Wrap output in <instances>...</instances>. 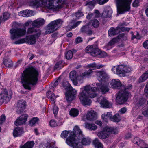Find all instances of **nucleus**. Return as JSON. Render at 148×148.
<instances>
[{
    "instance_id": "nucleus-21",
    "label": "nucleus",
    "mask_w": 148,
    "mask_h": 148,
    "mask_svg": "<svg viewBox=\"0 0 148 148\" xmlns=\"http://www.w3.org/2000/svg\"><path fill=\"white\" fill-rule=\"evenodd\" d=\"M97 117L96 113L93 111H91L88 112L86 115V118L87 119L90 121H93L96 119Z\"/></svg>"
},
{
    "instance_id": "nucleus-14",
    "label": "nucleus",
    "mask_w": 148,
    "mask_h": 148,
    "mask_svg": "<svg viewBox=\"0 0 148 148\" xmlns=\"http://www.w3.org/2000/svg\"><path fill=\"white\" fill-rule=\"evenodd\" d=\"M123 68V65H119L113 66L112 69V70L114 73L117 74H121V76L124 77L125 75L124 74Z\"/></svg>"
},
{
    "instance_id": "nucleus-37",
    "label": "nucleus",
    "mask_w": 148,
    "mask_h": 148,
    "mask_svg": "<svg viewBox=\"0 0 148 148\" xmlns=\"http://www.w3.org/2000/svg\"><path fill=\"white\" fill-rule=\"evenodd\" d=\"M92 72V71L91 70L89 69L88 71H86L84 73H82L80 75V76L82 77H88Z\"/></svg>"
},
{
    "instance_id": "nucleus-56",
    "label": "nucleus",
    "mask_w": 148,
    "mask_h": 148,
    "mask_svg": "<svg viewBox=\"0 0 148 148\" xmlns=\"http://www.w3.org/2000/svg\"><path fill=\"white\" fill-rule=\"evenodd\" d=\"M6 116L4 115H1L0 117V124H2L6 119Z\"/></svg>"
},
{
    "instance_id": "nucleus-63",
    "label": "nucleus",
    "mask_w": 148,
    "mask_h": 148,
    "mask_svg": "<svg viewBox=\"0 0 148 148\" xmlns=\"http://www.w3.org/2000/svg\"><path fill=\"white\" fill-rule=\"evenodd\" d=\"M139 3V0H135L132 4V6L134 7H136L138 6Z\"/></svg>"
},
{
    "instance_id": "nucleus-54",
    "label": "nucleus",
    "mask_w": 148,
    "mask_h": 148,
    "mask_svg": "<svg viewBox=\"0 0 148 148\" xmlns=\"http://www.w3.org/2000/svg\"><path fill=\"white\" fill-rule=\"evenodd\" d=\"M50 125L52 127H53L57 126V123L56 121L54 120H51L49 123Z\"/></svg>"
},
{
    "instance_id": "nucleus-31",
    "label": "nucleus",
    "mask_w": 148,
    "mask_h": 148,
    "mask_svg": "<svg viewBox=\"0 0 148 148\" xmlns=\"http://www.w3.org/2000/svg\"><path fill=\"white\" fill-rule=\"evenodd\" d=\"M47 96L48 98H50L52 101H53L54 103L55 101H54L56 99V97L55 96L54 93L51 91H49L47 92Z\"/></svg>"
},
{
    "instance_id": "nucleus-55",
    "label": "nucleus",
    "mask_w": 148,
    "mask_h": 148,
    "mask_svg": "<svg viewBox=\"0 0 148 148\" xmlns=\"http://www.w3.org/2000/svg\"><path fill=\"white\" fill-rule=\"evenodd\" d=\"M75 15L77 19L83 16L84 15V14L82 12H78L75 14Z\"/></svg>"
},
{
    "instance_id": "nucleus-42",
    "label": "nucleus",
    "mask_w": 148,
    "mask_h": 148,
    "mask_svg": "<svg viewBox=\"0 0 148 148\" xmlns=\"http://www.w3.org/2000/svg\"><path fill=\"white\" fill-rule=\"evenodd\" d=\"M62 62L61 61H60L57 62L54 67L55 69H60L63 67L62 64Z\"/></svg>"
},
{
    "instance_id": "nucleus-45",
    "label": "nucleus",
    "mask_w": 148,
    "mask_h": 148,
    "mask_svg": "<svg viewBox=\"0 0 148 148\" xmlns=\"http://www.w3.org/2000/svg\"><path fill=\"white\" fill-rule=\"evenodd\" d=\"M123 69L125 75L126 73H129L131 71V69L130 67L126 66L123 65Z\"/></svg>"
},
{
    "instance_id": "nucleus-51",
    "label": "nucleus",
    "mask_w": 148,
    "mask_h": 148,
    "mask_svg": "<svg viewBox=\"0 0 148 148\" xmlns=\"http://www.w3.org/2000/svg\"><path fill=\"white\" fill-rule=\"evenodd\" d=\"M69 133V131L65 130L62 131L61 134V136L63 138H66Z\"/></svg>"
},
{
    "instance_id": "nucleus-9",
    "label": "nucleus",
    "mask_w": 148,
    "mask_h": 148,
    "mask_svg": "<svg viewBox=\"0 0 148 148\" xmlns=\"http://www.w3.org/2000/svg\"><path fill=\"white\" fill-rule=\"evenodd\" d=\"M129 92H125L121 90L117 95L116 101L119 104H122L126 102L128 98Z\"/></svg>"
},
{
    "instance_id": "nucleus-18",
    "label": "nucleus",
    "mask_w": 148,
    "mask_h": 148,
    "mask_svg": "<svg viewBox=\"0 0 148 148\" xmlns=\"http://www.w3.org/2000/svg\"><path fill=\"white\" fill-rule=\"evenodd\" d=\"M110 85L112 88L119 89L121 88V89L122 86L120 81L117 79H112L111 81Z\"/></svg>"
},
{
    "instance_id": "nucleus-1",
    "label": "nucleus",
    "mask_w": 148,
    "mask_h": 148,
    "mask_svg": "<svg viewBox=\"0 0 148 148\" xmlns=\"http://www.w3.org/2000/svg\"><path fill=\"white\" fill-rule=\"evenodd\" d=\"M68 145L73 148H83L82 144L86 145L91 143V139L88 138H84L82 132L79 127L76 126L74 127L73 132L66 139Z\"/></svg>"
},
{
    "instance_id": "nucleus-3",
    "label": "nucleus",
    "mask_w": 148,
    "mask_h": 148,
    "mask_svg": "<svg viewBox=\"0 0 148 148\" xmlns=\"http://www.w3.org/2000/svg\"><path fill=\"white\" fill-rule=\"evenodd\" d=\"M97 87H92L90 85L84 87V90L79 94V98L81 103L83 105H90L91 101L89 97L93 98L98 95Z\"/></svg>"
},
{
    "instance_id": "nucleus-28",
    "label": "nucleus",
    "mask_w": 148,
    "mask_h": 148,
    "mask_svg": "<svg viewBox=\"0 0 148 148\" xmlns=\"http://www.w3.org/2000/svg\"><path fill=\"white\" fill-rule=\"evenodd\" d=\"M34 144L33 141H28L23 146H20V148H32Z\"/></svg>"
},
{
    "instance_id": "nucleus-46",
    "label": "nucleus",
    "mask_w": 148,
    "mask_h": 148,
    "mask_svg": "<svg viewBox=\"0 0 148 148\" xmlns=\"http://www.w3.org/2000/svg\"><path fill=\"white\" fill-rule=\"evenodd\" d=\"M65 57L67 59H71L73 56V54L72 52L71 51H69L65 54Z\"/></svg>"
},
{
    "instance_id": "nucleus-15",
    "label": "nucleus",
    "mask_w": 148,
    "mask_h": 148,
    "mask_svg": "<svg viewBox=\"0 0 148 148\" xmlns=\"http://www.w3.org/2000/svg\"><path fill=\"white\" fill-rule=\"evenodd\" d=\"M28 115L25 114L21 115L17 119L14 123V124L16 126L21 125L25 123L27 119Z\"/></svg>"
},
{
    "instance_id": "nucleus-11",
    "label": "nucleus",
    "mask_w": 148,
    "mask_h": 148,
    "mask_svg": "<svg viewBox=\"0 0 148 148\" xmlns=\"http://www.w3.org/2000/svg\"><path fill=\"white\" fill-rule=\"evenodd\" d=\"M12 93L11 91L8 92V94L7 91L6 89L1 92L0 94V104H2L4 102L7 103L9 101L11 98Z\"/></svg>"
},
{
    "instance_id": "nucleus-32",
    "label": "nucleus",
    "mask_w": 148,
    "mask_h": 148,
    "mask_svg": "<svg viewBox=\"0 0 148 148\" xmlns=\"http://www.w3.org/2000/svg\"><path fill=\"white\" fill-rule=\"evenodd\" d=\"M3 63L4 65L8 68L11 67L13 65L12 61L9 59H5L3 61Z\"/></svg>"
},
{
    "instance_id": "nucleus-29",
    "label": "nucleus",
    "mask_w": 148,
    "mask_h": 148,
    "mask_svg": "<svg viewBox=\"0 0 148 148\" xmlns=\"http://www.w3.org/2000/svg\"><path fill=\"white\" fill-rule=\"evenodd\" d=\"M148 78V70L145 71L140 77L138 79V82L141 83L145 81Z\"/></svg>"
},
{
    "instance_id": "nucleus-12",
    "label": "nucleus",
    "mask_w": 148,
    "mask_h": 148,
    "mask_svg": "<svg viewBox=\"0 0 148 148\" xmlns=\"http://www.w3.org/2000/svg\"><path fill=\"white\" fill-rule=\"evenodd\" d=\"M98 93L101 92L103 94H105L109 90L108 86L106 84H103L101 83H96Z\"/></svg>"
},
{
    "instance_id": "nucleus-36",
    "label": "nucleus",
    "mask_w": 148,
    "mask_h": 148,
    "mask_svg": "<svg viewBox=\"0 0 148 148\" xmlns=\"http://www.w3.org/2000/svg\"><path fill=\"white\" fill-rule=\"evenodd\" d=\"M146 100L143 98L138 99L136 102V104L138 106H140L143 105L146 102Z\"/></svg>"
},
{
    "instance_id": "nucleus-30",
    "label": "nucleus",
    "mask_w": 148,
    "mask_h": 148,
    "mask_svg": "<svg viewBox=\"0 0 148 148\" xmlns=\"http://www.w3.org/2000/svg\"><path fill=\"white\" fill-rule=\"evenodd\" d=\"M63 86L65 90L68 91L72 90L74 89H73L69 82H65L63 83Z\"/></svg>"
},
{
    "instance_id": "nucleus-40",
    "label": "nucleus",
    "mask_w": 148,
    "mask_h": 148,
    "mask_svg": "<svg viewBox=\"0 0 148 148\" xmlns=\"http://www.w3.org/2000/svg\"><path fill=\"white\" fill-rule=\"evenodd\" d=\"M92 25L95 28H97L99 25V22L97 19H94L91 21Z\"/></svg>"
},
{
    "instance_id": "nucleus-57",
    "label": "nucleus",
    "mask_w": 148,
    "mask_h": 148,
    "mask_svg": "<svg viewBox=\"0 0 148 148\" xmlns=\"http://www.w3.org/2000/svg\"><path fill=\"white\" fill-rule=\"evenodd\" d=\"M144 92L146 96L148 97V81L144 89Z\"/></svg>"
},
{
    "instance_id": "nucleus-5",
    "label": "nucleus",
    "mask_w": 148,
    "mask_h": 148,
    "mask_svg": "<svg viewBox=\"0 0 148 148\" xmlns=\"http://www.w3.org/2000/svg\"><path fill=\"white\" fill-rule=\"evenodd\" d=\"M85 52L93 57L99 56L100 58H103L106 56L107 53L103 51H101L98 48L97 45H88L85 49Z\"/></svg>"
},
{
    "instance_id": "nucleus-44",
    "label": "nucleus",
    "mask_w": 148,
    "mask_h": 148,
    "mask_svg": "<svg viewBox=\"0 0 148 148\" xmlns=\"http://www.w3.org/2000/svg\"><path fill=\"white\" fill-rule=\"evenodd\" d=\"M133 142L134 143L138 145H139L140 144L143 143V140H140L139 138L138 137L134 138L133 140Z\"/></svg>"
},
{
    "instance_id": "nucleus-2",
    "label": "nucleus",
    "mask_w": 148,
    "mask_h": 148,
    "mask_svg": "<svg viewBox=\"0 0 148 148\" xmlns=\"http://www.w3.org/2000/svg\"><path fill=\"white\" fill-rule=\"evenodd\" d=\"M40 78L39 73L35 68L29 67L24 70L21 75V82L26 89L30 90V85H36Z\"/></svg>"
},
{
    "instance_id": "nucleus-24",
    "label": "nucleus",
    "mask_w": 148,
    "mask_h": 148,
    "mask_svg": "<svg viewBox=\"0 0 148 148\" xmlns=\"http://www.w3.org/2000/svg\"><path fill=\"white\" fill-rule=\"evenodd\" d=\"M19 15L21 16L29 17L33 15V14L32 10H26L20 12L19 13Z\"/></svg>"
},
{
    "instance_id": "nucleus-7",
    "label": "nucleus",
    "mask_w": 148,
    "mask_h": 148,
    "mask_svg": "<svg viewBox=\"0 0 148 148\" xmlns=\"http://www.w3.org/2000/svg\"><path fill=\"white\" fill-rule=\"evenodd\" d=\"M26 32L25 29L12 28L10 31V39L12 40H16L24 35Z\"/></svg>"
},
{
    "instance_id": "nucleus-48",
    "label": "nucleus",
    "mask_w": 148,
    "mask_h": 148,
    "mask_svg": "<svg viewBox=\"0 0 148 148\" xmlns=\"http://www.w3.org/2000/svg\"><path fill=\"white\" fill-rule=\"evenodd\" d=\"M25 101L20 100L18 102L17 106L25 108Z\"/></svg>"
},
{
    "instance_id": "nucleus-10",
    "label": "nucleus",
    "mask_w": 148,
    "mask_h": 148,
    "mask_svg": "<svg viewBox=\"0 0 148 148\" xmlns=\"http://www.w3.org/2000/svg\"><path fill=\"white\" fill-rule=\"evenodd\" d=\"M36 42V38L34 35L26 36L25 38L19 39L16 41L14 43L18 44L27 42V43L32 45L35 44Z\"/></svg>"
},
{
    "instance_id": "nucleus-60",
    "label": "nucleus",
    "mask_w": 148,
    "mask_h": 148,
    "mask_svg": "<svg viewBox=\"0 0 148 148\" xmlns=\"http://www.w3.org/2000/svg\"><path fill=\"white\" fill-rule=\"evenodd\" d=\"M58 107L56 106H54L53 108V112L54 114L56 115L58 112Z\"/></svg>"
},
{
    "instance_id": "nucleus-27",
    "label": "nucleus",
    "mask_w": 148,
    "mask_h": 148,
    "mask_svg": "<svg viewBox=\"0 0 148 148\" xmlns=\"http://www.w3.org/2000/svg\"><path fill=\"white\" fill-rule=\"evenodd\" d=\"M93 144L95 148H103V145L97 138H95L93 141Z\"/></svg>"
},
{
    "instance_id": "nucleus-8",
    "label": "nucleus",
    "mask_w": 148,
    "mask_h": 148,
    "mask_svg": "<svg viewBox=\"0 0 148 148\" xmlns=\"http://www.w3.org/2000/svg\"><path fill=\"white\" fill-rule=\"evenodd\" d=\"M63 22L62 19H58L50 23L48 25L47 33H52L56 30L62 25Z\"/></svg>"
},
{
    "instance_id": "nucleus-52",
    "label": "nucleus",
    "mask_w": 148,
    "mask_h": 148,
    "mask_svg": "<svg viewBox=\"0 0 148 148\" xmlns=\"http://www.w3.org/2000/svg\"><path fill=\"white\" fill-rule=\"evenodd\" d=\"M34 27L29 28L27 30V33L28 34H31L33 32H37V30L34 28Z\"/></svg>"
},
{
    "instance_id": "nucleus-23",
    "label": "nucleus",
    "mask_w": 148,
    "mask_h": 148,
    "mask_svg": "<svg viewBox=\"0 0 148 148\" xmlns=\"http://www.w3.org/2000/svg\"><path fill=\"white\" fill-rule=\"evenodd\" d=\"M23 128L19 127H17L14 129L13 133L14 137L20 136L23 133Z\"/></svg>"
},
{
    "instance_id": "nucleus-49",
    "label": "nucleus",
    "mask_w": 148,
    "mask_h": 148,
    "mask_svg": "<svg viewBox=\"0 0 148 148\" xmlns=\"http://www.w3.org/2000/svg\"><path fill=\"white\" fill-rule=\"evenodd\" d=\"M108 117L110 118H110H112L111 112H107V114H103L101 116V117L103 119H104V118L106 119V117Z\"/></svg>"
},
{
    "instance_id": "nucleus-50",
    "label": "nucleus",
    "mask_w": 148,
    "mask_h": 148,
    "mask_svg": "<svg viewBox=\"0 0 148 148\" xmlns=\"http://www.w3.org/2000/svg\"><path fill=\"white\" fill-rule=\"evenodd\" d=\"M118 39H122L123 40H126L127 38V35L124 33L120 34L118 36Z\"/></svg>"
},
{
    "instance_id": "nucleus-53",
    "label": "nucleus",
    "mask_w": 148,
    "mask_h": 148,
    "mask_svg": "<svg viewBox=\"0 0 148 148\" xmlns=\"http://www.w3.org/2000/svg\"><path fill=\"white\" fill-rule=\"evenodd\" d=\"M10 14L7 12H5L3 14V19L4 21H5L8 19L10 16Z\"/></svg>"
},
{
    "instance_id": "nucleus-6",
    "label": "nucleus",
    "mask_w": 148,
    "mask_h": 148,
    "mask_svg": "<svg viewBox=\"0 0 148 148\" xmlns=\"http://www.w3.org/2000/svg\"><path fill=\"white\" fill-rule=\"evenodd\" d=\"M118 132V130L116 128L106 127L102 131L99 132L97 135L99 138L104 139L108 137L109 134H116Z\"/></svg>"
},
{
    "instance_id": "nucleus-59",
    "label": "nucleus",
    "mask_w": 148,
    "mask_h": 148,
    "mask_svg": "<svg viewBox=\"0 0 148 148\" xmlns=\"http://www.w3.org/2000/svg\"><path fill=\"white\" fill-rule=\"evenodd\" d=\"M82 41V39L80 37H78L75 39V42L76 44L80 43Z\"/></svg>"
},
{
    "instance_id": "nucleus-35",
    "label": "nucleus",
    "mask_w": 148,
    "mask_h": 148,
    "mask_svg": "<svg viewBox=\"0 0 148 148\" xmlns=\"http://www.w3.org/2000/svg\"><path fill=\"white\" fill-rule=\"evenodd\" d=\"M70 114L71 116L76 117L78 114V111L75 109L72 108L70 111Z\"/></svg>"
},
{
    "instance_id": "nucleus-20",
    "label": "nucleus",
    "mask_w": 148,
    "mask_h": 148,
    "mask_svg": "<svg viewBox=\"0 0 148 148\" xmlns=\"http://www.w3.org/2000/svg\"><path fill=\"white\" fill-rule=\"evenodd\" d=\"M98 73L99 74L98 79L100 82H104L106 79H108V77L107 74L105 71H99Z\"/></svg>"
},
{
    "instance_id": "nucleus-64",
    "label": "nucleus",
    "mask_w": 148,
    "mask_h": 148,
    "mask_svg": "<svg viewBox=\"0 0 148 148\" xmlns=\"http://www.w3.org/2000/svg\"><path fill=\"white\" fill-rule=\"evenodd\" d=\"M109 0H97V3L100 4H103L106 3Z\"/></svg>"
},
{
    "instance_id": "nucleus-25",
    "label": "nucleus",
    "mask_w": 148,
    "mask_h": 148,
    "mask_svg": "<svg viewBox=\"0 0 148 148\" xmlns=\"http://www.w3.org/2000/svg\"><path fill=\"white\" fill-rule=\"evenodd\" d=\"M85 127L86 128H88L90 130H95L97 128V126L95 124H90L88 122H85Z\"/></svg>"
},
{
    "instance_id": "nucleus-26",
    "label": "nucleus",
    "mask_w": 148,
    "mask_h": 148,
    "mask_svg": "<svg viewBox=\"0 0 148 148\" xmlns=\"http://www.w3.org/2000/svg\"><path fill=\"white\" fill-rule=\"evenodd\" d=\"M88 66L90 68L89 69L91 70L92 71L93 70L102 68L103 67V65L101 64L100 65H97L95 63H93L91 64H89Z\"/></svg>"
},
{
    "instance_id": "nucleus-62",
    "label": "nucleus",
    "mask_w": 148,
    "mask_h": 148,
    "mask_svg": "<svg viewBox=\"0 0 148 148\" xmlns=\"http://www.w3.org/2000/svg\"><path fill=\"white\" fill-rule=\"evenodd\" d=\"M127 109L125 107H123L121 108L118 112V113L122 114L125 113Z\"/></svg>"
},
{
    "instance_id": "nucleus-16",
    "label": "nucleus",
    "mask_w": 148,
    "mask_h": 148,
    "mask_svg": "<svg viewBox=\"0 0 148 148\" xmlns=\"http://www.w3.org/2000/svg\"><path fill=\"white\" fill-rule=\"evenodd\" d=\"M77 93V91L75 90H72L68 91L67 92H66L65 95L66 99L68 101H71L74 98L75 95Z\"/></svg>"
},
{
    "instance_id": "nucleus-19",
    "label": "nucleus",
    "mask_w": 148,
    "mask_h": 148,
    "mask_svg": "<svg viewBox=\"0 0 148 148\" xmlns=\"http://www.w3.org/2000/svg\"><path fill=\"white\" fill-rule=\"evenodd\" d=\"M69 77L73 84L77 85L78 84L77 81L78 75L76 71H71L69 74Z\"/></svg>"
},
{
    "instance_id": "nucleus-38",
    "label": "nucleus",
    "mask_w": 148,
    "mask_h": 148,
    "mask_svg": "<svg viewBox=\"0 0 148 148\" xmlns=\"http://www.w3.org/2000/svg\"><path fill=\"white\" fill-rule=\"evenodd\" d=\"M86 6H88V7L92 9L94 8L95 5V3L93 1H86L85 2Z\"/></svg>"
},
{
    "instance_id": "nucleus-43",
    "label": "nucleus",
    "mask_w": 148,
    "mask_h": 148,
    "mask_svg": "<svg viewBox=\"0 0 148 148\" xmlns=\"http://www.w3.org/2000/svg\"><path fill=\"white\" fill-rule=\"evenodd\" d=\"M132 88V84H130L128 86H125L123 85L121 86V89L123 90V91H125L126 92H128L127 91V89H131Z\"/></svg>"
},
{
    "instance_id": "nucleus-47",
    "label": "nucleus",
    "mask_w": 148,
    "mask_h": 148,
    "mask_svg": "<svg viewBox=\"0 0 148 148\" xmlns=\"http://www.w3.org/2000/svg\"><path fill=\"white\" fill-rule=\"evenodd\" d=\"M38 120V119L37 117H34L30 120L29 124L32 126L34 125Z\"/></svg>"
},
{
    "instance_id": "nucleus-58",
    "label": "nucleus",
    "mask_w": 148,
    "mask_h": 148,
    "mask_svg": "<svg viewBox=\"0 0 148 148\" xmlns=\"http://www.w3.org/2000/svg\"><path fill=\"white\" fill-rule=\"evenodd\" d=\"M119 28L120 29V31H121V32H122L125 31H127V32H129V31L130 30V28H125L124 27H120Z\"/></svg>"
},
{
    "instance_id": "nucleus-4",
    "label": "nucleus",
    "mask_w": 148,
    "mask_h": 148,
    "mask_svg": "<svg viewBox=\"0 0 148 148\" xmlns=\"http://www.w3.org/2000/svg\"><path fill=\"white\" fill-rule=\"evenodd\" d=\"M132 1V0H114L117 9V14L129 11Z\"/></svg>"
},
{
    "instance_id": "nucleus-41",
    "label": "nucleus",
    "mask_w": 148,
    "mask_h": 148,
    "mask_svg": "<svg viewBox=\"0 0 148 148\" xmlns=\"http://www.w3.org/2000/svg\"><path fill=\"white\" fill-rule=\"evenodd\" d=\"M89 28V25H86L82 27L81 29V31L83 33H86L88 32Z\"/></svg>"
},
{
    "instance_id": "nucleus-13",
    "label": "nucleus",
    "mask_w": 148,
    "mask_h": 148,
    "mask_svg": "<svg viewBox=\"0 0 148 148\" xmlns=\"http://www.w3.org/2000/svg\"><path fill=\"white\" fill-rule=\"evenodd\" d=\"M97 101L103 107L108 108L111 107V103L109 102L105 98L102 96H101L98 98Z\"/></svg>"
},
{
    "instance_id": "nucleus-33",
    "label": "nucleus",
    "mask_w": 148,
    "mask_h": 148,
    "mask_svg": "<svg viewBox=\"0 0 148 148\" xmlns=\"http://www.w3.org/2000/svg\"><path fill=\"white\" fill-rule=\"evenodd\" d=\"M111 121L116 122H118L120 121L121 118L119 113H116L112 118H110Z\"/></svg>"
},
{
    "instance_id": "nucleus-22",
    "label": "nucleus",
    "mask_w": 148,
    "mask_h": 148,
    "mask_svg": "<svg viewBox=\"0 0 148 148\" xmlns=\"http://www.w3.org/2000/svg\"><path fill=\"white\" fill-rule=\"evenodd\" d=\"M45 21L42 18H39L35 20L33 22L32 25L34 27H39L42 26L44 24Z\"/></svg>"
},
{
    "instance_id": "nucleus-34",
    "label": "nucleus",
    "mask_w": 148,
    "mask_h": 148,
    "mask_svg": "<svg viewBox=\"0 0 148 148\" xmlns=\"http://www.w3.org/2000/svg\"><path fill=\"white\" fill-rule=\"evenodd\" d=\"M112 14V11L111 10H106L103 12L102 16L104 18H110Z\"/></svg>"
},
{
    "instance_id": "nucleus-39",
    "label": "nucleus",
    "mask_w": 148,
    "mask_h": 148,
    "mask_svg": "<svg viewBox=\"0 0 148 148\" xmlns=\"http://www.w3.org/2000/svg\"><path fill=\"white\" fill-rule=\"evenodd\" d=\"M118 42V39L116 38H114L108 43V46H111L114 45L116 43Z\"/></svg>"
},
{
    "instance_id": "nucleus-17",
    "label": "nucleus",
    "mask_w": 148,
    "mask_h": 148,
    "mask_svg": "<svg viewBox=\"0 0 148 148\" xmlns=\"http://www.w3.org/2000/svg\"><path fill=\"white\" fill-rule=\"evenodd\" d=\"M121 32L119 27L118 26L116 28H110L108 31V35L110 37L114 36Z\"/></svg>"
},
{
    "instance_id": "nucleus-61",
    "label": "nucleus",
    "mask_w": 148,
    "mask_h": 148,
    "mask_svg": "<svg viewBox=\"0 0 148 148\" xmlns=\"http://www.w3.org/2000/svg\"><path fill=\"white\" fill-rule=\"evenodd\" d=\"M17 108L16 112L18 114L21 113L25 109L24 108H21V107H18L17 106Z\"/></svg>"
}]
</instances>
